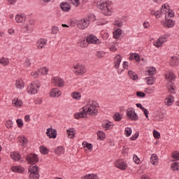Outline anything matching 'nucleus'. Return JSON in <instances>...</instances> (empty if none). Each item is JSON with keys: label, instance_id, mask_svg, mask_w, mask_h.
I'll list each match as a JSON object with an SVG mask.
<instances>
[{"label": "nucleus", "instance_id": "14", "mask_svg": "<svg viewBox=\"0 0 179 179\" xmlns=\"http://www.w3.org/2000/svg\"><path fill=\"white\" fill-rule=\"evenodd\" d=\"M71 5L66 2H62L60 3V8L63 12H69V10H71Z\"/></svg>", "mask_w": 179, "mask_h": 179}, {"label": "nucleus", "instance_id": "7", "mask_svg": "<svg viewBox=\"0 0 179 179\" xmlns=\"http://www.w3.org/2000/svg\"><path fill=\"white\" fill-rule=\"evenodd\" d=\"M73 68L74 69L73 71L76 75H83V73H86L87 72L86 67L83 65L74 66Z\"/></svg>", "mask_w": 179, "mask_h": 179}, {"label": "nucleus", "instance_id": "20", "mask_svg": "<svg viewBox=\"0 0 179 179\" xmlns=\"http://www.w3.org/2000/svg\"><path fill=\"white\" fill-rule=\"evenodd\" d=\"M54 80V83H55V85H57V86H59V87H62L64 86V80L58 78V77H56V78H54L53 79Z\"/></svg>", "mask_w": 179, "mask_h": 179}, {"label": "nucleus", "instance_id": "22", "mask_svg": "<svg viewBox=\"0 0 179 179\" xmlns=\"http://www.w3.org/2000/svg\"><path fill=\"white\" fill-rule=\"evenodd\" d=\"M78 44L79 47H81L82 48H86V47L89 45L85 38L80 39L78 42Z\"/></svg>", "mask_w": 179, "mask_h": 179}, {"label": "nucleus", "instance_id": "11", "mask_svg": "<svg viewBox=\"0 0 179 179\" xmlns=\"http://www.w3.org/2000/svg\"><path fill=\"white\" fill-rule=\"evenodd\" d=\"M47 45V40L44 38L40 39L37 43H36V47L38 48V50H41L44 48Z\"/></svg>", "mask_w": 179, "mask_h": 179}, {"label": "nucleus", "instance_id": "50", "mask_svg": "<svg viewBox=\"0 0 179 179\" xmlns=\"http://www.w3.org/2000/svg\"><path fill=\"white\" fill-rule=\"evenodd\" d=\"M113 24L115 26H117V27H122V26H123L122 21H121V20L115 21Z\"/></svg>", "mask_w": 179, "mask_h": 179}, {"label": "nucleus", "instance_id": "42", "mask_svg": "<svg viewBox=\"0 0 179 179\" xmlns=\"http://www.w3.org/2000/svg\"><path fill=\"white\" fill-rule=\"evenodd\" d=\"M39 73L42 75H47L48 73V69L47 67H43L39 70Z\"/></svg>", "mask_w": 179, "mask_h": 179}, {"label": "nucleus", "instance_id": "41", "mask_svg": "<svg viewBox=\"0 0 179 179\" xmlns=\"http://www.w3.org/2000/svg\"><path fill=\"white\" fill-rule=\"evenodd\" d=\"M40 152H41V153H42V155H47L49 151H48V149H47L45 147L41 146L40 147Z\"/></svg>", "mask_w": 179, "mask_h": 179}, {"label": "nucleus", "instance_id": "43", "mask_svg": "<svg viewBox=\"0 0 179 179\" xmlns=\"http://www.w3.org/2000/svg\"><path fill=\"white\" fill-rule=\"evenodd\" d=\"M15 86L17 89H22L24 85L22 80H17L15 83Z\"/></svg>", "mask_w": 179, "mask_h": 179}, {"label": "nucleus", "instance_id": "28", "mask_svg": "<svg viewBox=\"0 0 179 179\" xmlns=\"http://www.w3.org/2000/svg\"><path fill=\"white\" fill-rule=\"evenodd\" d=\"M75 134L76 133L73 131V129H69L67 130V135L69 139H73L75 138Z\"/></svg>", "mask_w": 179, "mask_h": 179}, {"label": "nucleus", "instance_id": "36", "mask_svg": "<svg viewBox=\"0 0 179 179\" xmlns=\"http://www.w3.org/2000/svg\"><path fill=\"white\" fill-rule=\"evenodd\" d=\"M0 64L1 65H3L4 66H6L9 64V59L6 57H3L2 59H0Z\"/></svg>", "mask_w": 179, "mask_h": 179}, {"label": "nucleus", "instance_id": "58", "mask_svg": "<svg viewBox=\"0 0 179 179\" xmlns=\"http://www.w3.org/2000/svg\"><path fill=\"white\" fill-rule=\"evenodd\" d=\"M171 157H179V152L178 151L173 152Z\"/></svg>", "mask_w": 179, "mask_h": 179}, {"label": "nucleus", "instance_id": "54", "mask_svg": "<svg viewBox=\"0 0 179 179\" xmlns=\"http://www.w3.org/2000/svg\"><path fill=\"white\" fill-rule=\"evenodd\" d=\"M10 157H20V154L17 152H13L10 153Z\"/></svg>", "mask_w": 179, "mask_h": 179}, {"label": "nucleus", "instance_id": "60", "mask_svg": "<svg viewBox=\"0 0 179 179\" xmlns=\"http://www.w3.org/2000/svg\"><path fill=\"white\" fill-rule=\"evenodd\" d=\"M174 90H176V87L171 86L169 88L170 93H171L172 94H176V92H174Z\"/></svg>", "mask_w": 179, "mask_h": 179}, {"label": "nucleus", "instance_id": "52", "mask_svg": "<svg viewBox=\"0 0 179 179\" xmlns=\"http://www.w3.org/2000/svg\"><path fill=\"white\" fill-rule=\"evenodd\" d=\"M16 122L18 128H22V127H23V120H22V119H17Z\"/></svg>", "mask_w": 179, "mask_h": 179}, {"label": "nucleus", "instance_id": "38", "mask_svg": "<svg viewBox=\"0 0 179 179\" xmlns=\"http://www.w3.org/2000/svg\"><path fill=\"white\" fill-rule=\"evenodd\" d=\"M59 31V28L58 27L53 25L52 27L51 34H57Z\"/></svg>", "mask_w": 179, "mask_h": 179}, {"label": "nucleus", "instance_id": "40", "mask_svg": "<svg viewBox=\"0 0 179 179\" xmlns=\"http://www.w3.org/2000/svg\"><path fill=\"white\" fill-rule=\"evenodd\" d=\"M113 118L115 121L120 122L121 120H122V116H121L120 113H117L114 115Z\"/></svg>", "mask_w": 179, "mask_h": 179}, {"label": "nucleus", "instance_id": "44", "mask_svg": "<svg viewBox=\"0 0 179 179\" xmlns=\"http://www.w3.org/2000/svg\"><path fill=\"white\" fill-rule=\"evenodd\" d=\"M125 133H126V136L129 137L131 136L132 134V129L131 127H127L125 129Z\"/></svg>", "mask_w": 179, "mask_h": 179}, {"label": "nucleus", "instance_id": "35", "mask_svg": "<svg viewBox=\"0 0 179 179\" xmlns=\"http://www.w3.org/2000/svg\"><path fill=\"white\" fill-rule=\"evenodd\" d=\"M150 163L153 166H157L159 164V158L157 157H151L150 159Z\"/></svg>", "mask_w": 179, "mask_h": 179}, {"label": "nucleus", "instance_id": "64", "mask_svg": "<svg viewBox=\"0 0 179 179\" xmlns=\"http://www.w3.org/2000/svg\"><path fill=\"white\" fill-rule=\"evenodd\" d=\"M141 179H150V177L148 175H143L141 176Z\"/></svg>", "mask_w": 179, "mask_h": 179}, {"label": "nucleus", "instance_id": "39", "mask_svg": "<svg viewBox=\"0 0 179 179\" xmlns=\"http://www.w3.org/2000/svg\"><path fill=\"white\" fill-rule=\"evenodd\" d=\"M24 29H26L27 33H31L33 31V25L27 24L24 26Z\"/></svg>", "mask_w": 179, "mask_h": 179}, {"label": "nucleus", "instance_id": "23", "mask_svg": "<svg viewBox=\"0 0 179 179\" xmlns=\"http://www.w3.org/2000/svg\"><path fill=\"white\" fill-rule=\"evenodd\" d=\"M26 21V17H24L23 15H17L15 16V22H17V23H23V22Z\"/></svg>", "mask_w": 179, "mask_h": 179}, {"label": "nucleus", "instance_id": "55", "mask_svg": "<svg viewBox=\"0 0 179 179\" xmlns=\"http://www.w3.org/2000/svg\"><path fill=\"white\" fill-rule=\"evenodd\" d=\"M133 161L136 164H141V162H142L139 157H133Z\"/></svg>", "mask_w": 179, "mask_h": 179}, {"label": "nucleus", "instance_id": "25", "mask_svg": "<svg viewBox=\"0 0 179 179\" xmlns=\"http://www.w3.org/2000/svg\"><path fill=\"white\" fill-rule=\"evenodd\" d=\"M134 59H135V61H136V62H139V61H141V58L139 57V55L136 54V53H133V54L130 55L129 60L130 61H134Z\"/></svg>", "mask_w": 179, "mask_h": 179}, {"label": "nucleus", "instance_id": "53", "mask_svg": "<svg viewBox=\"0 0 179 179\" xmlns=\"http://www.w3.org/2000/svg\"><path fill=\"white\" fill-rule=\"evenodd\" d=\"M110 127H111V123H109V122L102 125V127L103 128V129H105V131H107V129H110Z\"/></svg>", "mask_w": 179, "mask_h": 179}, {"label": "nucleus", "instance_id": "27", "mask_svg": "<svg viewBox=\"0 0 179 179\" xmlns=\"http://www.w3.org/2000/svg\"><path fill=\"white\" fill-rule=\"evenodd\" d=\"M128 75L130 79H132L133 80H136V79H138V75L131 70L128 71Z\"/></svg>", "mask_w": 179, "mask_h": 179}, {"label": "nucleus", "instance_id": "15", "mask_svg": "<svg viewBox=\"0 0 179 179\" xmlns=\"http://www.w3.org/2000/svg\"><path fill=\"white\" fill-rule=\"evenodd\" d=\"M18 141H20V146H23V148H26L27 146V143H29V141L25 136L18 137Z\"/></svg>", "mask_w": 179, "mask_h": 179}, {"label": "nucleus", "instance_id": "10", "mask_svg": "<svg viewBox=\"0 0 179 179\" xmlns=\"http://www.w3.org/2000/svg\"><path fill=\"white\" fill-rule=\"evenodd\" d=\"M121 61H122V57L121 55H117L114 58V68L115 69H118L120 68V64H121Z\"/></svg>", "mask_w": 179, "mask_h": 179}, {"label": "nucleus", "instance_id": "57", "mask_svg": "<svg viewBox=\"0 0 179 179\" xmlns=\"http://www.w3.org/2000/svg\"><path fill=\"white\" fill-rule=\"evenodd\" d=\"M142 111H143L145 117L149 118V110L144 108Z\"/></svg>", "mask_w": 179, "mask_h": 179}, {"label": "nucleus", "instance_id": "13", "mask_svg": "<svg viewBox=\"0 0 179 179\" xmlns=\"http://www.w3.org/2000/svg\"><path fill=\"white\" fill-rule=\"evenodd\" d=\"M11 171L13 173H19L20 174L24 173V168L20 166H12L10 168Z\"/></svg>", "mask_w": 179, "mask_h": 179}, {"label": "nucleus", "instance_id": "9", "mask_svg": "<svg viewBox=\"0 0 179 179\" xmlns=\"http://www.w3.org/2000/svg\"><path fill=\"white\" fill-rule=\"evenodd\" d=\"M46 135L50 138L55 139V138H57V130L49 128L47 129Z\"/></svg>", "mask_w": 179, "mask_h": 179}, {"label": "nucleus", "instance_id": "61", "mask_svg": "<svg viewBox=\"0 0 179 179\" xmlns=\"http://www.w3.org/2000/svg\"><path fill=\"white\" fill-rule=\"evenodd\" d=\"M162 16V12L159 10L156 11L155 17L159 18Z\"/></svg>", "mask_w": 179, "mask_h": 179}, {"label": "nucleus", "instance_id": "31", "mask_svg": "<svg viewBox=\"0 0 179 179\" xmlns=\"http://www.w3.org/2000/svg\"><path fill=\"white\" fill-rule=\"evenodd\" d=\"M145 80H147V84L153 85L155 82H156V78L155 77H147L145 78Z\"/></svg>", "mask_w": 179, "mask_h": 179}, {"label": "nucleus", "instance_id": "4", "mask_svg": "<svg viewBox=\"0 0 179 179\" xmlns=\"http://www.w3.org/2000/svg\"><path fill=\"white\" fill-rule=\"evenodd\" d=\"M29 179H38L40 175L38 174V167L36 166H30L29 167Z\"/></svg>", "mask_w": 179, "mask_h": 179}, {"label": "nucleus", "instance_id": "12", "mask_svg": "<svg viewBox=\"0 0 179 179\" xmlns=\"http://www.w3.org/2000/svg\"><path fill=\"white\" fill-rule=\"evenodd\" d=\"M87 44H97V38L93 35H90L86 38Z\"/></svg>", "mask_w": 179, "mask_h": 179}, {"label": "nucleus", "instance_id": "8", "mask_svg": "<svg viewBox=\"0 0 179 179\" xmlns=\"http://www.w3.org/2000/svg\"><path fill=\"white\" fill-rule=\"evenodd\" d=\"M115 166L120 170H127V168L128 167L127 162L122 159L116 160L115 162Z\"/></svg>", "mask_w": 179, "mask_h": 179}, {"label": "nucleus", "instance_id": "30", "mask_svg": "<svg viewBox=\"0 0 179 179\" xmlns=\"http://www.w3.org/2000/svg\"><path fill=\"white\" fill-rule=\"evenodd\" d=\"M84 179H99V176L96 174L91 173V174H87L83 176Z\"/></svg>", "mask_w": 179, "mask_h": 179}, {"label": "nucleus", "instance_id": "56", "mask_svg": "<svg viewBox=\"0 0 179 179\" xmlns=\"http://www.w3.org/2000/svg\"><path fill=\"white\" fill-rule=\"evenodd\" d=\"M136 96H137V97H145V96H146V94H145L144 92H137Z\"/></svg>", "mask_w": 179, "mask_h": 179}, {"label": "nucleus", "instance_id": "47", "mask_svg": "<svg viewBox=\"0 0 179 179\" xmlns=\"http://www.w3.org/2000/svg\"><path fill=\"white\" fill-rule=\"evenodd\" d=\"M104 55H106V53L103 51H98L96 53V57H97V58H103Z\"/></svg>", "mask_w": 179, "mask_h": 179}, {"label": "nucleus", "instance_id": "51", "mask_svg": "<svg viewBox=\"0 0 179 179\" xmlns=\"http://www.w3.org/2000/svg\"><path fill=\"white\" fill-rule=\"evenodd\" d=\"M153 136H154V138H155V139H160V133H159V131L154 130Z\"/></svg>", "mask_w": 179, "mask_h": 179}, {"label": "nucleus", "instance_id": "48", "mask_svg": "<svg viewBox=\"0 0 179 179\" xmlns=\"http://www.w3.org/2000/svg\"><path fill=\"white\" fill-rule=\"evenodd\" d=\"M97 136L99 139H104V136H106V134H104V132L103 131H99L97 132Z\"/></svg>", "mask_w": 179, "mask_h": 179}, {"label": "nucleus", "instance_id": "34", "mask_svg": "<svg viewBox=\"0 0 179 179\" xmlns=\"http://www.w3.org/2000/svg\"><path fill=\"white\" fill-rule=\"evenodd\" d=\"M171 65H178L179 64V59L177 58V57H172L170 60Z\"/></svg>", "mask_w": 179, "mask_h": 179}, {"label": "nucleus", "instance_id": "6", "mask_svg": "<svg viewBox=\"0 0 179 179\" xmlns=\"http://www.w3.org/2000/svg\"><path fill=\"white\" fill-rule=\"evenodd\" d=\"M126 113L128 118L131 120V121H138V120H139V117H138V115L135 113V110H134V108H129Z\"/></svg>", "mask_w": 179, "mask_h": 179}, {"label": "nucleus", "instance_id": "33", "mask_svg": "<svg viewBox=\"0 0 179 179\" xmlns=\"http://www.w3.org/2000/svg\"><path fill=\"white\" fill-rule=\"evenodd\" d=\"M13 104H14L15 107H22L23 102L20 99H13Z\"/></svg>", "mask_w": 179, "mask_h": 179}, {"label": "nucleus", "instance_id": "5", "mask_svg": "<svg viewBox=\"0 0 179 179\" xmlns=\"http://www.w3.org/2000/svg\"><path fill=\"white\" fill-rule=\"evenodd\" d=\"M76 24L78 29L80 30H85V29H87V27H89V24H90V20L89 18L81 19L78 20Z\"/></svg>", "mask_w": 179, "mask_h": 179}, {"label": "nucleus", "instance_id": "46", "mask_svg": "<svg viewBox=\"0 0 179 179\" xmlns=\"http://www.w3.org/2000/svg\"><path fill=\"white\" fill-rule=\"evenodd\" d=\"M148 73L149 76L155 75V73H156V69L155 67L150 68L148 71Z\"/></svg>", "mask_w": 179, "mask_h": 179}, {"label": "nucleus", "instance_id": "62", "mask_svg": "<svg viewBox=\"0 0 179 179\" xmlns=\"http://www.w3.org/2000/svg\"><path fill=\"white\" fill-rule=\"evenodd\" d=\"M123 69H128V62H124L122 64Z\"/></svg>", "mask_w": 179, "mask_h": 179}, {"label": "nucleus", "instance_id": "26", "mask_svg": "<svg viewBox=\"0 0 179 179\" xmlns=\"http://www.w3.org/2000/svg\"><path fill=\"white\" fill-rule=\"evenodd\" d=\"M121 34H122V30L118 28L113 32L114 38H120L121 37Z\"/></svg>", "mask_w": 179, "mask_h": 179}, {"label": "nucleus", "instance_id": "59", "mask_svg": "<svg viewBox=\"0 0 179 179\" xmlns=\"http://www.w3.org/2000/svg\"><path fill=\"white\" fill-rule=\"evenodd\" d=\"M138 136H139V134L138 133H136L134 134V136H131L130 138L131 141H136V139H138Z\"/></svg>", "mask_w": 179, "mask_h": 179}, {"label": "nucleus", "instance_id": "2", "mask_svg": "<svg viewBox=\"0 0 179 179\" xmlns=\"http://www.w3.org/2000/svg\"><path fill=\"white\" fill-rule=\"evenodd\" d=\"M112 3L113 2L108 1H99L96 3V8L100 9L103 15H105V16H111V13H113L111 11Z\"/></svg>", "mask_w": 179, "mask_h": 179}, {"label": "nucleus", "instance_id": "21", "mask_svg": "<svg viewBox=\"0 0 179 179\" xmlns=\"http://www.w3.org/2000/svg\"><path fill=\"white\" fill-rule=\"evenodd\" d=\"M166 41H167L166 36H164V38H159L158 39V41L155 42L154 45H155V47H162V44H163V43H164Z\"/></svg>", "mask_w": 179, "mask_h": 179}, {"label": "nucleus", "instance_id": "18", "mask_svg": "<svg viewBox=\"0 0 179 179\" xmlns=\"http://www.w3.org/2000/svg\"><path fill=\"white\" fill-rule=\"evenodd\" d=\"M26 162H27L28 164H36V163L38 162V158L37 157H27L25 158Z\"/></svg>", "mask_w": 179, "mask_h": 179}, {"label": "nucleus", "instance_id": "24", "mask_svg": "<svg viewBox=\"0 0 179 179\" xmlns=\"http://www.w3.org/2000/svg\"><path fill=\"white\" fill-rule=\"evenodd\" d=\"M164 27H168L169 29H171V27H173L174 26V21L172 20H166V21L164 23Z\"/></svg>", "mask_w": 179, "mask_h": 179}, {"label": "nucleus", "instance_id": "29", "mask_svg": "<svg viewBox=\"0 0 179 179\" xmlns=\"http://www.w3.org/2000/svg\"><path fill=\"white\" fill-rule=\"evenodd\" d=\"M171 169L173 170V171H178L179 170V162H174L171 164Z\"/></svg>", "mask_w": 179, "mask_h": 179}, {"label": "nucleus", "instance_id": "17", "mask_svg": "<svg viewBox=\"0 0 179 179\" xmlns=\"http://www.w3.org/2000/svg\"><path fill=\"white\" fill-rule=\"evenodd\" d=\"M165 78L169 80V82H172L176 80V74L172 71H167L165 73Z\"/></svg>", "mask_w": 179, "mask_h": 179}, {"label": "nucleus", "instance_id": "1", "mask_svg": "<svg viewBox=\"0 0 179 179\" xmlns=\"http://www.w3.org/2000/svg\"><path fill=\"white\" fill-rule=\"evenodd\" d=\"M96 107H99V103L95 101H92L91 103L82 108L80 110V113H75L74 118H76V120H79V118H86L87 114L89 115H97L99 110L96 109Z\"/></svg>", "mask_w": 179, "mask_h": 179}, {"label": "nucleus", "instance_id": "37", "mask_svg": "<svg viewBox=\"0 0 179 179\" xmlns=\"http://www.w3.org/2000/svg\"><path fill=\"white\" fill-rule=\"evenodd\" d=\"M167 106H171L173 104V101H174V97L173 96L169 95L168 98L166 99Z\"/></svg>", "mask_w": 179, "mask_h": 179}, {"label": "nucleus", "instance_id": "49", "mask_svg": "<svg viewBox=\"0 0 179 179\" xmlns=\"http://www.w3.org/2000/svg\"><path fill=\"white\" fill-rule=\"evenodd\" d=\"M5 125L6 128H12L13 127V122L12 120H8L6 122Z\"/></svg>", "mask_w": 179, "mask_h": 179}, {"label": "nucleus", "instance_id": "32", "mask_svg": "<svg viewBox=\"0 0 179 179\" xmlns=\"http://www.w3.org/2000/svg\"><path fill=\"white\" fill-rule=\"evenodd\" d=\"M71 97L75 100H80L82 95L79 92H74L71 94Z\"/></svg>", "mask_w": 179, "mask_h": 179}, {"label": "nucleus", "instance_id": "63", "mask_svg": "<svg viewBox=\"0 0 179 179\" xmlns=\"http://www.w3.org/2000/svg\"><path fill=\"white\" fill-rule=\"evenodd\" d=\"M73 1V5H75L76 6H79V0H72Z\"/></svg>", "mask_w": 179, "mask_h": 179}, {"label": "nucleus", "instance_id": "19", "mask_svg": "<svg viewBox=\"0 0 179 179\" xmlns=\"http://www.w3.org/2000/svg\"><path fill=\"white\" fill-rule=\"evenodd\" d=\"M55 153L57 156H61V155H64V153H65V148L62 146H59L55 150Z\"/></svg>", "mask_w": 179, "mask_h": 179}, {"label": "nucleus", "instance_id": "16", "mask_svg": "<svg viewBox=\"0 0 179 179\" xmlns=\"http://www.w3.org/2000/svg\"><path fill=\"white\" fill-rule=\"evenodd\" d=\"M50 94V97H59L62 93H61V91L58 90V88H53L52 89Z\"/></svg>", "mask_w": 179, "mask_h": 179}, {"label": "nucleus", "instance_id": "3", "mask_svg": "<svg viewBox=\"0 0 179 179\" xmlns=\"http://www.w3.org/2000/svg\"><path fill=\"white\" fill-rule=\"evenodd\" d=\"M40 87H41L40 83L38 81H34L33 83L28 86L27 92L31 94H36L38 92V89H40Z\"/></svg>", "mask_w": 179, "mask_h": 179}, {"label": "nucleus", "instance_id": "45", "mask_svg": "<svg viewBox=\"0 0 179 179\" xmlns=\"http://www.w3.org/2000/svg\"><path fill=\"white\" fill-rule=\"evenodd\" d=\"M13 159L15 162H18V163H24L25 160L24 157H14Z\"/></svg>", "mask_w": 179, "mask_h": 179}]
</instances>
